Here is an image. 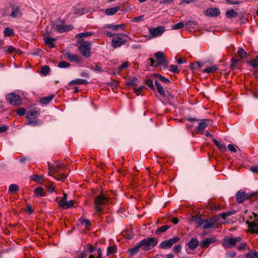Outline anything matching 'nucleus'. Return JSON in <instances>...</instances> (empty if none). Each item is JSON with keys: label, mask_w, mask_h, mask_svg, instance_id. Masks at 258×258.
<instances>
[{"label": "nucleus", "mask_w": 258, "mask_h": 258, "mask_svg": "<svg viewBox=\"0 0 258 258\" xmlns=\"http://www.w3.org/2000/svg\"><path fill=\"white\" fill-rule=\"evenodd\" d=\"M243 221L248 225L251 232L258 234V216L255 213H245L243 215Z\"/></svg>", "instance_id": "obj_1"}, {"label": "nucleus", "mask_w": 258, "mask_h": 258, "mask_svg": "<svg viewBox=\"0 0 258 258\" xmlns=\"http://www.w3.org/2000/svg\"><path fill=\"white\" fill-rule=\"evenodd\" d=\"M139 243L141 250L148 251L157 244L158 240L153 237H148L143 239Z\"/></svg>", "instance_id": "obj_2"}, {"label": "nucleus", "mask_w": 258, "mask_h": 258, "mask_svg": "<svg viewBox=\"0 0 258 258\" xmlns=\"http://www.w3.org/2000/svg\"><path fill=\"white\" fill-rule=\"evenodd\" d=\"M40 115V110L37 108L32 109L26 112V118L27 119L28 124L35 126L38 124L37 121L35 120Z\"/></svg>", "instance_id": "obj_3"}, {"label": "nucleus", "mask_w": 258, "mask_h": 258, "mask_svg": "<svg viewBox=\"0 0 258 258\" xmlns=\"http://www.w3.org/2000/svg\"><path fill=\"white\" fill-rule=\"evenodd\" d=\"M108 199L104 195H99L95 197L94 204L96 212L100 214L103 210V206L106 204Z\"/></svg>", "instance_id": "obj_4"}, {"label": "nucleus", "mask_w": 258, "mask_h": 258, "mask_svg": "<svg viewBox=\"0 0 258 258\" xmlns=\"http://www.w3.org/2000/svg\"><path fill=\"white\" fill-rule=\"evenodd\" d=\"M80 43L79 46V50L83 56L89 57L91 55V43L90 42L86 41L81 42L78 41Z\"/></svg>", "instance_id": "obj_5"}, {"label": "nucleus", "mask_w": 258, "mask_h": 258, "mask_svg": "<svg viewBox=\"0 0 258 258\" xmlns=\"http://www.w3.org/2000/svg\"><path fill=\"white\" fill-rule=\"evenodd\" d=\"M257 195L258 190L251 193H246L245 192L239 191L236 195V199L239 203H242L246 200L255 197Z\"/></svg>", "instance_id": "obj_6"}, {"label": "nucleus", "mask_w": 258, "mask_h": 258, "mask_svg": "<svg viewBox=\"0 0 258 258\" xmlns=\"http://www.w3.org/2000/svg\"><path fill=\"white\" fill-rule=\"evenodd\" d=\"M53 28L59 33H63L72 30L73 27L72 25H66L61 21H57L53 25Z\"/></svg>", "instance_id": "obj_7"}, {"label": "nucleus", "mask_w": 258, "mask_h": 258, "mask_svg": "<svg viewBox=\"0 0 258 258\" xmlns=\"http://www.w3.org/2000/svg\"><path fill=\"white\" fill-rule=\"evenodd\" d=\"M121 36L127 37V35L126 34L122 33H120L115 35L113 38L111 42V45L113 48L119 47L125 43V40H124Z\"/></svg>", "instance_id": "obj_8"}, {"label": "nucleus", "mask_w": 258, "mask_h": 258, "mask_svg": "<svg viewBox=\"0 0 258 258\" xmlns=\"http://www.w3.org/2000/svg\"><path fill=\"white\" fill-rule=\"evenodd\" d=\"M217 221V217L213 218V219L206 220L200 219L198 221L197 224H198L199 226L203 225V227L204 229H209L214 227Z\"/></svg>", "instance_id": "obj_9"}, {"label": "nucleus", "mask_w": 258, "mask_h": 258, "mask_svg": "<svg viewBox=\"0 0 258 258\" xmlns=\"http://www.w3.org/2000/svg\"><path fill=\"white\" fill-rule=\"evenodd\" d=\"M241 240L240 237H226L224 239L222 245L225 248H231L233 247L237 242H240Z\"/></svg>", "instance_id": "obj_10"}, {"label": "nucleus", "mask_w": 258, "mask_h": 258, "mask_svg": "<svg viewBox=\"0 0 258 258\" xmlns=\"http://www.w3.org/2000/svg\"><path fill=\"white\" fill-rule=\"evenodd\" d=\"M212 124V121L210 119H205L200 120L198 125L196 127V130L198 133L204 134V129Z\"/></svg>", "instance_id": "obj_11"}, {"label": "nucleus", "mask_w": 258, "mask_h": 258, "mask_svg": "<svg viewBox=\"0 0 258 258\" xmlns=\"http://www.w3.org/2000/svg\"><path fill=\"white\" fill-rule=\"evenodd\" d=\"M6 98L9 101V103L13 105L19 106L21 104L20 96L14 93L7 94Z\"/></svg>", "instance_id": "obj_12"}, {"label": "nucleus", "mask_w": 258, "mask_h": 258, "mask_svg": "<svg viewBox=\"0 0 258 258\" xmlns=\"http://www.w3.org/2000/svg\"><path fill=\"white\" fill-rule=\"evenodd\" d=\"M165 31V28L163 26H158L156 28H149L150 38L160 36Z\"/></svg>", "instance_id": "obj_13"}, {"label": "nucleus", "mask_w": 258, "mask_h": 258, "mask_svg": "<svg viewBox=\"0 0 258 258\" xmlns=\"http://www.w3.org/2000/svg\"><path fill=\"white\" fill-rule=\"evenodd\" d=\"M179 240V238L175 236L169 240H165L160 244V247L162 248L167 249L171 247L174 243Z\"/></svg>", "instance_id": "obj_14"}, {"label": "nucleus", "mask_w": 258, "mask_h": 258, "mask_svg": "<svg viewBox=\"0 0 258 258\" xmlns=\"http://www.w3.org/2000/svg\"><path fill=\"white\" fill-rule=\"evenodd\" d=\"M22 12L21 11L19 6L14 5L11 7V13L10 16L13 18H20L22 16Z\"/></svg>", "instance_id": "obj_15"}, {"label": "nucleus", "mask_w": 258, "mask_h": 258, "mask_svg": "<svg viewBox=\"0 0 258 258\" xmlns=\"http://www.w3.org/2000/svg\"><path fill=\"white\" fill-rule=\"evenodd\" d=\"M155 56L156 59V62L159 65L165 66L167 64V60L165 54L163 51H158L155 53Z\"/></svg>", "instance_id": "obj_16"}, {"label": "nucleus", "mask_w": 258, "mask_h": 258, "mask_svg": "<svg viewBox=\"0 0 258 258\" xmlns=\"http://www.w3.org/2000/svg\"><path fill=\"white\" fill-rule=\"evenodd\" d=\"M65 55L67 58L72 62L80 64L82 61L81 57L79 56L78 54H72L70 52H68L66 53Z\"/></svg>", "instance_id": "obj_17"}, {"label": "nucleus", "mask_w": 258, "mask_h": 258, "mask_svg": "<svg viewBox=\"0 0 258 258\" xmlns=\"http://www.w3.org/2000/svg\"><path fill=\"white\" fill-rule=\"evenodd\" d=\"M74 201L70 200L69 201L64 202L63 201H59L58 202V205L59 207H62L63 209H68L74 206Z\"/></svg>", "instance_id": "obj_18"}, {"label": "nucleus", "mask_w": 258, "mask_h": 258, "mask_svg": "<svg viewBox=\"0 0 258 258\" xmlns=\"http://www.w3.org/2000/svg\"><path fill=\"white\" fill-rule=\"evenodd\" d=\"M216 239L215 237L208 238L201 241L200 246L201 247H207L211 244L216 242Z\"/></svg>", "instance_id": "obj_19"}, {"label": "nucleus", "mask_w": 258, "mask_h": 258, "mask_svg": "<svg viewBox=\"0 0 258 258\" xmlns=\"http://www.w3.org/2000/svg\"><path fill=\"white\" fill-rule=\"evenodd\" d=\"M125 27V25L123 24L120 25L106 24L104 26V28H109L114 31H118L119 29H124Z\"/></svg>", "instance_id": "obj_20"}, {"label": "nucleus", "mask_w": 258, "mask_h": 258, "mask_svg": "<svg viewBox=\"0 0 258 258\" xmlns=\"http://www.w3.org/2000/svg\"><path fill=\"white\" fill-rule=\"evenodd\" d=\"M220 12L219 9L217 8H211L206 10V14L208 16H217L220 15Z\"/></svg>", "instance_id": "obj_21"}, {"label": "nucleus", "mask_w": 258, "mask_h": 258, "mask_svg": "<svg viewBox=\"0 0 258 258\" xmlns=\"http://www.w3.org/2000/svg\"><path fill=\"white\" fill-rule=\"evenodd\" d=\"M120 10L119 6H116L113 8H110L105 10V14L107 16H112L115 14L117 11Z\"/></svg>", "instance_id": "obj_22"}, {"label": "nucleus", "mask_w": 258, "mask_h": 258, "mask_svg": "<svg viewBox=\"0 0 258 258\" xmlns=\"http://www.w3.org/2000/svg\"><path fill=\"white\" fill-rule=\"evenodd\" d=\"M54 95H51L48 96L44 97L40 99V103L41 104H47L49 103L52 99L54 98Z\"/></svg>", "instance_id": "obj_23"}, {"label": "nucleus", "mask_w": 258, "mask_h": 258, "mask_svg": "<svg viewBox=\"0 0 258 258\" xmlns=\"http://www.w3.org/2000/svg\"><path fill=\"white\" fill-rule=\"evenodd\" d=\"M199 245V241L196 238H192L188 243L189 248L191 249H196Z\"/></svg>", "instance_id": "obj_24"}, {"label": "nucleus", "mask_w": 258, "mask_h": 258, "mask_svg": "<svg viewBox=\"0 0 258 258\" xmlns=\"http://www.w3.org/2000/svg\"><path fill=\"white\" fill-rule=\"evenodd\" d=\"M56 40V39L50 36H47L45 38V42L47 44L50 48H53L55 47L54 42Z\"/></svg>", "instance_id": "obj_25"}, {"label": "nucleus", "mask_w": 258, "mask_h": 258, "mask_svg": "<svg viewBox=\"0 0 258 258\" xmlns=\"http://www.w3.org/2000/svg\"><path fill=\"white\" fill-rule=\"evenodd\" d=\"M140 250H141V248L139 243H138L136 246L129 249L128 251L130 252L131 256H133L138 253Z\"/></svg>", "instance_id": "obj_26"}, {"label": "nucleus", "mask_w": 258, "mask_h": 258, "mask_svg": "<svg viewBox=\"0 0 258 258\" xmlns=\"http://www.w3.org/2000/svg\"><path fill=\"white\" fill-rule=\"evenodd\" d=\"M139 83V80L136 77H130L126 81V84L131 86L137 85Z\"/></svg>", "instance_id": "obj_27"}, {"label": "nucleus", "mask_w": 258, "mask_h": 258, "mask_svg": "<svg viewBox=\"0 0 258 258\" xmlns=\"http://www.w3.org/2000/svg\"><path fill=\"white\" fill-rule=\"evenodd\" d=\"M213 142L219 148L221 151L224 152L226 150V147L225 144L221 143L219 141L213 139Z\"/></svg>", "instance_id": "obj_28"}, {"label": "nucleus", "mask_w": 258, "mask_h": 258, "mask_svg": "<svg viewBox=\"0 0 258 258\" xmlns=\"http://www.w3.org/2000/svg\"><path fill=\"white\" fill-rule=\"evenodd\" d=\"M34 194L36 197H44L45 196L44 190L39 187H36L34 189Z\"/></svg>", "instance_id": "obj_29"}, {"label": "nucleus", "mask_w": 258, "mask_h": 258, "mask_svg": "<svg viewBox=\"0 0 258 258\" xmlns=\"http://www.w3.org/2000/svg\"><path fill=\"white\" fill-rule=\"evenodd\" d=\"M93 34L94 32L92 31L85 32L77 34L76 36V38L79 39L83 37H88Z\"/></svg>", "instance_id": "obj_30"}, {"label": "nucleus", "mask_w": 258, "mask_h": 258, "mask_svg": "<svg viewBox=\"0 0 258 258\" xmlns=\"http://www.w3.org/2000/svg\"><path fill=\"white\" fill-rule=\"evenodd\" d=\"M155 83L158 92L161 95L164 96L165 95V92L164 91L163 88L160 84L159 82L158 81H155Z\"/></svg>", "instance_id": "obj_31"}, {"label": "nucleus", "mask_w": 258, "mask_h": 258, "mask_svg": "<svg viewBox=\"0 0 258 258\" xmlns=\"http://www.w3.org/2000/svg\"><path fill=\"white\" fill-rule=\"evenodd\" d=\"M226 16L227 18H235L237 16V13L233 9L227 11L226 13Z\"/></svg>", "instance_id": "obj_32"}, {"label": "nucleus", "mask_w": 258, "mask_h": 258, "mask_svg": "<svg viewBox=\"0 0 258 258\" xmlns=\"http://www.w3.org/2000/svg\"><path fill=\"white\" fill-rule=\"evenodd\" d=\"M88 81L85 79H77L72 80L70 83L76 84L78 85L86 84L88 83Z\"/></svg>", "instance_id": "obj_33"}, {"label": "nucleus", "mask_w": 258, "mask_h": 258, "mask_svg": "<svg viewBox=\"0 0 258 258\" xmlns=\"http://www.w3.org/2000/svg\"><path fill=\"white\" fill-rule=\"evenodd\" d=\"M245 258H258V252L255 250H251L246 255Z\"/></svg>", "instance_id": "obj_34"}, {"label": "nucleus", "mask_w": 258, "mask_h": 258, "mask_svg": "<svg viewBox=\"0 0 258 258\" xmlns=\"http://www.w3.org/2000/svg\"><path fill=\"white\" fill-rule=\"evenodd\" d=\"M170 228V226L168 225H164L158 229L155 233L157 235H160L161 233L165 232Z\"/></svg>", "instance_id": "obj_35"}, {"label": "nucleus", "mask_w": 258, "mask_h": 258, "mask_svg": "<svg viewBox=\"0 0 258 258\" xmlns=\"http://www.w3.org/2000/svg\"><path fill=\"white\" fill-rule=\"evenodd\" d=\"M4 34L5 36H11L14 34V30L7 27L4 30Z\"/></svg>", "instance_id": "obj_36"}, {"label": "nucleus", "mask_w": 258, "mask_h": 258, "mask_svg": "<svg viewBox=\"0 0 258 258\" xmlns=\"http://www.w3.org/2000/svg\"><path fill=\"white\" fill-rule=\"evenodd\" d=\"M217 70V68L215 66H212L208 67L204 70V73H211L216 72Z\"/></svg>", "instance_id": "obj_37"}, {"label": "nucleus", "mask_w": 258, "mask_h": 258, "mask_svg": "<svg viewBox=\"0 0 258 258\" xmlns=\"http://www.w3.org/2000/svg\"><path fill=\"white\" fill-rule=\"evenodd\" d=\"M19 189V187L17 185L15 184H11L9 186V191L10 193H13L14 192L18 191Z\"/></svg>", "instance_id": "obj_38"}, {"label": "nucleus", "mask_w": 258, "mask_h": 258, "mask_svg": "<svg viewBox=\"0 0 258 258\" xmlns=\"http://www.w3.org/2000/svg\"><path fill=\"white\" fill-rule=\"evenodd\" d=\"M50 70V68L47 66H44L42 67L40 73L41 74L46 76L48 74Z\"/></svg>", "instance_id": "obj_39"}, {"label": "nucleus", "mask_w": 258, "mask_h": 258, "mask_svg": "<svg viewBox=\"0 0 258 258\" xmlns=\"http://www.w3.org/2000/svg\"><path fill=\"white\" fill-rule=\"evenodd\" d=\"M237 54L238 56L241 58H245L246 56V52L244 51V50L241 48H239Z\"/></svg>", "instance_id": "obj_40"}, {"label": "nucleus", "mask_w": 258, "mask_h": 258, "mask_svg": "<svg viewBox=\"0 0 258 258\" xmlns=\"http://www.w3.org/2000/svg\"><path fill=\"white\" fill-rule=\"evenodd\" d=\"M184 26V24L182 22L178 23L175 25H173L171 27L172 30L180 29Z\"/></svg>", "instance_id": "obj_41"}, {"label": "nucleus", "mask_w": 258, "mask_h": 258, "mask_svg": "<svg viewBox=\"0 0 258 258\" xmlns=\"http://www.w3.org/2000/svg\"><path fill=\"white\" fill-rule=\"evenodd\" d=\"M117 248L115 246H109L107 248V255L113 254L116 252Z\"/></svg>", "instance_id": "obj_42"}, {"label": "nucleus", "mask_w": 258, "mask_h": 258, "mask_svg": "<svg viewBox=\"0 0 258 258\" xmlns=\"http://www.w3.org/2000/svg\"><path fill=\"white\" fill-rule=\"evenodd\" d=\"M250 64L253 68H258V55L250 62Z\"/></svg>", "instance_id": "obj_43"}, {"label": "nucleus", "mask_w": 258, "mask_h": 258, "mask_svg": "<svg viewBox=\"0 0 258 258\" xmlns=\"http://www.w3.org/2000/svg\"><path fill=\"white\" fill-rule=\"evenodd\" d=\"M90 69L91 70L95 71L96 72H97V73L101 72L103 71L102 67L99 65H96L95 66H91L90 67Z\"/></svg>", "instance_id": "obj_44"}, {"label": "nucleus", "mask_w": 258, "mask_h": 258, "mask_svg": "<svg viewBox=\"0 0 258 258\" xmlns=\"http://www.w3.org/2000/svg\"><path fill=\"white\" fill-rule=\"evenodd\" d=\"M71 66V64L64 61H61L59 62L58 64V67L60 68H66L69 67Z\"/></svg>", "instance_id": "obj_45"}, {"label": "nucleus", "mask_w": 258, "mask_h": 258, "mask_svg": "<svg viewBox=\"0 0 258 258\" xmlns=\"http://www.w3.org/2000/svg\"><path fill=\"white\" fill-rule=\"evenodd\" d=\"M43 176L42 175H34L32 177V179L34 181H38V182H40L41 181H42L43 180Z\"/></svg>", "instance_id": "obj_46"}, {"label": "nucleus", "mask_w": 258, "mask_h": 258, "mask_svg": "<svg viewBox=\"0 0 258 258\" xmlns=\"http://www.w3.org/2000/svg\"><path fill=\"white\" fill-rule=\"evenodd\" d=\"M4 50L6 52L12 53L15 51L16 48L11 46H7L5 48Z\"/></svg>", "instance_id": "obj_47"}, {"label": "nucleus", "mask_w": 258, "mask_h": 258, "mask_svg": "<svg viewBox=\"0 0 258 258\" xmlns=\"http://www.w3.org/2000/svg\"><path fill=\"white\" fill-rule=\"evenodd\" d=\"M157 77H158L159 80L161 81V82H163L166 84L170 83L169 80L165 78L163 76H162L160 75H157Z\"/></svg>", "instance_id": "obj_48"}, {"label": "nucleus", "mask_w": 258, "mask_h": 258, "mask_svg": "<svg viewBox=\"0 0 258 258\" xmlns=\"http://www.w3.org/2000/svg\"><path fill=\"white\" fill-rule=\"evenodd\" d=\"M146 84L149 88H150L152 89H154V87L153 84V81L151 79H148L146 81Z\"/></svg>", "instance_id": "obj_49"}, {"label": "nucleus", "mask_w": 258, "mask_h": 258, "mask_svg": "<svg viewBox=\"0 0 258 258\" xmlns=\"http://www.w3.org/2000/svg\"><path fill=\"white\" fill-rule=\"evenodd\" d=\"M226 3L230 5H238L240 3L239 0H226Z\"/></svg>", "instance_id": "obj_50"}, {"label": "nucleus", "mask_w": 258, "mask_h": 258, "mask_svg": "<svg viewBox=\"0 0 258 258\" xmlns=\"http://www.w3.org/2000/svg\"><path fill=\"white\" fill-rule=\"evenodd\" d=\"M202 65L199 62H196L191 65V68L194 69H199L202 67Z\"/></svg>", "instance_id": "obj_51"}, {"label": "nucleus", "mask_w": 258, "mask_h": 258, "mask_svg": "<svg viewBox=\"0 0 258 258\" xmlns=\"http://www.w3.org/2000/svg\"><path fill=\"white\" fill-rule=\"evenodd\" d=\"M239 61V59L238 58H232L231 59V68L232 70H234L235 69L234 65L236 63H237Z\"/></svg>", "instance_id": "obj_52"}, {"label": "nucleus", "mask_w": 258, "mask_h": 258, "mask_svg": "<svg viewBox=\"0 0 258 258\" xmlns=\"http://www.w3.org/2000/svg\"><path fill=\"white\" fill-rule=\"evenodd\" d=\"M25 113L26 110L23 108H19L17 111V114L20 116L24 115L25 114Z\"/></svg>", "instance_id": "obj_53"}, {"label": "nucleus", "mask_w": 258, "mask_h": 258, "mask_svg": "<svg viewBox=\"0 0 258 258\" xmlns=\"http://www.w3.org/2000/svg\"><path fill=\"white\" fill-rule=\"evenodd\" d=\"M81 224L84 225L86 228H88L90 225V223L88 219H84L81 221Z\"/></svg>", "instance_id": "obj_54"}, {"label": "nucleus", "mask_w": 258, "mask_h": 258, "mask_svg": "<svg viewBox=\"0 0 258 258\" xmlns=\"http://www.w3.org/2000/svg\"><path fill=\"white\" fill-rule=\"evenodd\" d=\"M232 214L231 212H227L225 213H221L219 216H221L223 219H225L230 215Z\"/></svg>", "instance_id": "obj_55"}, {"label": "nucleus", "mask_w": 258, "mask_h": 258, "mask_svg": "<svg viewBox=\"0 0 258 258\" xmlns=\"http://www.w3.org/2000/svg\"><path fill=\"white\" fill-rule=\"evenodd\" d=\"M74 10L75 13L78 15H82L84 14V10L83 9L74 8Z\"/></svg>", "instance_id": "obj_56"}, {"label": "nucleus", "mask_w": 258, "mask_h": 258, "mask_svg": "<svg viewBox=\"0 0 258 258\" xmlns=\"http://www.w3.org/2000/svg\"><path fill=\"white\" fill-rule=\"evenodd\" d=\"M228 150L232 153H235L236 149L232 144H229L227 146Z\"/></svg>", "instance_id": "obj_57"}, {"label": "nucleus", "mask_w": 258, "mask_h": 258, "mask_svg": "<svg viewBox=\"0 0 258 258\" xmlns=\"http://www.w3.org/2000/svg\"><path fill=\"white\" fill-rule=\"evenodd\" d=\"M129 65L128 61H125L122 63L121 66L118 67V70L120 71L121 69L126 68Z\"/></svg>", "instance_id": "obj_58"}, {"label": "nucleus", "mask_w": 258, "mask_h": 258, "mask_svg": "<svg viewBox=\"0 0 258 258\" xmlns=\"http://www.w3.org/2000/svg\"><path fill=\"white\" fill-rule=\"evenodd\" d=\"M87 250L88 251L91 253V252H93L95 251V248L94 247H93L91 244H88L87 245Z\"/></svg>", "instance_id": "obj_59"}, {"label": "nucleus", "mask_w": 258, "mask_h": 258, "mask_svg": "<svg viewBox=\"0 0 258 258\" xmlns=\"http://www.w3.org/2000/svg\"><path fill=\"white\" fill-rule=\"evenodd\" d=\"M46 188L47 190L50 193L52 192L54 190V186L52 184L47 185Z\"/></svg>", "instance_id": "obj_60"}, {"label": "nucleus", "mask_w": 258, "mask_h": 258, "mask_svg": "<svg viewBox=\"0 0 258 258\" xmlns=\"http://www.w3.org/2000/svg\"><path fill=\"white\" fill-rule=\"evenodd\" d=\"M145 88L144 86H141L139 88L136 89L135 90V92L137 95H139L141 94V91Z\"/></svg>", "instance_id": "obj_61"}, {"label": "nucleus", "mask_w": 258, "mask_h": 258, "mask_svg": "<svg viewBox=\"0 0 258 258\" xmlns=\"http://www.w3.org/2000/svg\"><path fill=\"white\" fill-rule=\"evenodd\" d=\"M147 63L153 67L155 66V60L153 58H149L147 60Z\"/></svg>", "instance_id": "obj_62"}, {"label": "nucleus", "mask_w": 258, "mask_h": 258, "mask_svg": "<svg viewBox=\"0 0 258 258\" xmlns=\"http://www.w3.org/2000/svg\"><path fill=\"white\" fill-rule=\"evenodd\" d=\"M87 254L86 252H83L78 255L76 258H87Z\"/></svg>", "instance_id": "obj_63"}, {"label": "nucleus", "mask_w": 258, "mask_h": 258, "mask_svg": "<svg viewBox=\"0 0 258 258\" xmlns=\"http://www.w3.org/2000/svg\"><path fill=\"white\" fill-rule=\"evenodd\" d=\"M250 170L253 172L258 173V165L257 166H252L250 167Z\"/></svg>", "instance_id": "obj_64"}]
</instances>
